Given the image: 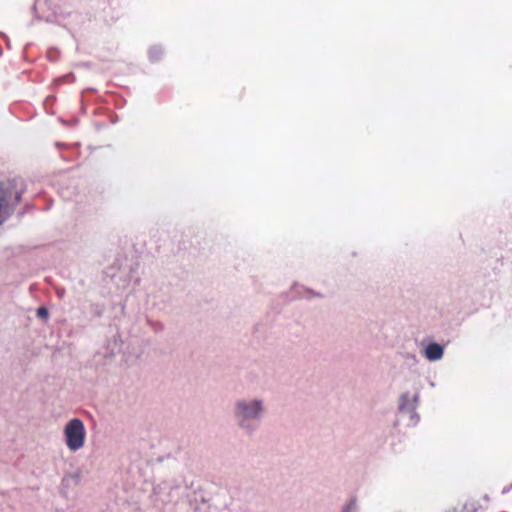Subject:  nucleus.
<instances>
[{
    "label": "nucleus",
    "instance_id": "f257e3e1",
    "mask_svg": "<svg viewBox=\"0 0 512 512\" xmlns=\"http://www.w3.org/2000/svg\"><path fill=\"white\" fill-rule=\"evenodd\" d=\"M24 193L21 181L7 180L0 182V225L10 214V209L16 206Z\"/></svg>",
    "mask_w": 512,
    "mask_h": 512
},
{
    "label": "nucleus",
    "instance_id": "7ed1b4c3",
    "mask_svg": "<svg viewBox=\"0 0 512 512\" xmlns=\"http://www.w3.org/2000/svg\"><path fill=\"white\" fill-rule=\"evenodd\" d=\"M43 4L51 11L52 16H64L70 14L71 0H44Z\"/></svg>",
    "mask_w": 512,
    "mask_h": 512
},
{
    "label": "nucleus",
    "instance_id": "39448f33",
    "mask_svg": "<svg viewBox=\"0 0 512 512\" xmlns=\"http://www.w3.org/2000/svg\"><path fill=\"white\" fill-rule=\"evenodd\" d=\"M443 353V347L437 343H430L425 349V356L431 361L439 360Z\"/></svg>",
    "mask_w": 512,
    "mask_h": 512
},
{
    "label": "nucleus",
    "instance_id": "423d86ee",
    "mask_svg": "<svg viewBox=\"0 0 512 512\" xmlns=\"http://www.w3.org/2000/svg\"><path fill=\"white\" fill-rule=\"evenodd\" d=\"M449 512H480V510L473 503H466L460 509H454Z\"/></svg>",
    "mask_w": 512,
    "mask_h": 512
},
{
    "label": "nucleus",
    "instance_id": "f03ea898",
    "mask_svg": "<svg viewBox=\"0 0 512 512\" xmlns=\"http://www.w3.org/2000/svg\"><path fill=\"white\" fill-rule=\"evenodd\" d=\"M66 445L71 451H77L83 447L85 441V427L83 422L74 418L70 420L64 429Z\"/></svg>",
    "mask_w": 512,
    "mask_h": 512
},
{
    "label": "nucleus",
    "instance_id": "20e7f679",
    "mask_svg": "<svg viewBox=\"0 0 512 512\" xmlns=\"http://www.w3.org/2000/svg\"><path fill=\"white\" fill-rule=\"evenodd\" d=\"M238 409L240 410V413L243 417L252 418L256 417L262 408L260 402L254 401L250 405L240 402L238 403Z\"/></svg>",
    "mask_w": 512,
    "mask_h": 512
},
{
    "label": "nucleus",
    "instance_id": "0eeeda50",
    "mask_svg": "<svg viewBox=\"0 0 512 512\" xmlns=\"http://www.w3.org/2000/svg\"><path fill=\"white\" fill-rule=\"evenodd\" d=\"M37 315L40 316V317H46L48 315V311L46 308L44 307H40L38 310H37Z\"/></svg>",
    "mask_w": 512,
    "mask_h": 512
},
{
    "label": "nucleus",
    "instance_id": "6e6552de",
    "mask_svg": "<svg viewBox=\"0 0 512 512\" xmlns=\"http://www.w3.org/2000/svg\"><path fill=\"white\" fill-rule=\"evenodd\" d=\"M156 52H157L156 50H151V52H150L151 57L156 58V56H157Z\"/></svg>",
    "mask_w": 512,
    "mask_h": 512
}]
</instances>
